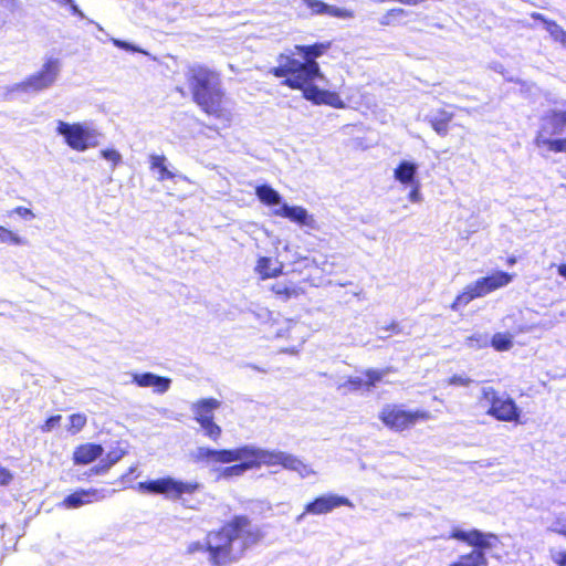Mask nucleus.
Wrapping results in <instances>:
<instances>
[{
	"instance_id": "nucleus-16",
	"label": "nucleus",
	"mask_w": 566,
	"mask_h": 566,
	"mask_svg": "<svg viewBox=\"0 0 566 566\" xmlns=\"http://www.w3.org/2000/svg\"><path fill=\"white\" fill-rule=\"evenodd\" d=\"M132 382L139 387H151L157 394H165L170 388L171 380L153 373L132 374Z\"/></svg>"
},
{
	"instance_id": "nucleus-37",
	"label": "nucleus",
	"mask_w": 566,
	"mask_h": 566,
	"mask_svg": "<svg viewBox=\"0 0 566 566\" xmlns=\"http://www.w3.org/2000/svg\"><path fill=\"white\" fill-rule=\"evenodd\" d=\"M101 156L113 164V168L122 161V155L116 149H103Z\"/></svg>"
},
{
	"instance_id": "nucleus-3",
	"label": "nucleus",
	"mask_w": 566,
	"mask_h": 566,
	"mask_svg": "<svg viewBox=\"0 0 566 566\" xmlns=\"http://www.w3.org/2000/svg\"><path fill=\"white\" fill-rule=\"evenodd\" d=\"M261 539L260 530L245 516H235L219 531L208 533V560L212 566H227Z\"/></svg>"
},
{
	"instance_id": "nucleus-56",
	"label": "nucleus",
	"mask_w": 566,
	"mask_h": 566,
	"mask_svg": "<svg viewBox=\"0 0 566 566\" xmlns=\"http://www.w3.org/2000/svg\"><path fill=\"white\" fill-rule=\"evenodd\" d=\"M562 45L566 49V36H565V40L563 41Z\"/></svg>"
},
{
	"instance_id": "nucleus-43",
	"label": "nucleus",
	"mask_w": 566,
	"mask_h": 566,
	"mask_svg": "<svg viewBox=\"0 0 566 566\" xmlns=\"http://www.w3.org/2000/svg\"><path fill=\"white\" fill-rule=\"evenodd\" d=\"M472 382V380L463 375H453L449 378L448 384L451 386H469Z\"/></svg>"
},
{
	"instance_id": "nucleus-50",
	"label": "nucleus",
	"mask_w": 566,
	"mask_h": 566,
	"mask_svg": "<svg viewBox=\"0 0 566 566\" xmlns=\"http://www.w3.org/2000/svg\"><path fill=\"white\" fill-rule=\"evenodd\" d=\"M70 10L73 14L78 15L80 18L84 19V13L80 10V8L75 4V2L72 0L71 3H69Z\"/></svg>"
},
{
	"instance_id": "nucleus-39",
	"label": "nucleus",
	"mask_w": 566,
	"mask_h": 566,
	"mask_svg": "<svg viewBox=\"0 0 566 566\" xmlns=\"http://www.w3.org/2000/svg\"><path fill=\"white\" fill-rule=\"evenodd\" d=\"M125 454V451L120 448H116V449H113L111 450L107 454H106V458L103 459V461L106 463V464H109V468L112 465H114L116 462H118Z\"/></svg>"
},
{
	"instance_id": "nucleus-14",
	"label": "nucleus",
	"mask_w": 566,
	"mask_h": 566,
	"mask_svg": "<svg viewBox=\"0 0 566 566\" xmlns=\"http://www.w3.org/2000/svg\"><path fill=\"white\" fill-rule=\"evenodd\" d=\"M114 492L115 490L106 489L78 490L64 499L63 506L66 509H76L84 504L103 501Z\"/></svg>"
},
{
	"instance_id": "nucleus-30",
	"label": "nucleus",
	"mask_w": 566,
	"mask_h": 566,
	"mask_svg": "<svg viewBox=\"0 0 566 566\" xmlns=\"http://www.w3.org/2000/svg\"><path fill=\"white\" fill-rule=\"evenodd\" d=\"M69 422L67 431L71 434H76L86 426L87 418L84 413H73L69 418Z\"/></svg>"
},
{
	"instance_id": "nucleus-27",
	"label": "nucleus",
	"mask_w": 566,
	"mask_h": 566,
	"mask_svg": "<svg viewBox=\"0 0 566 566\" xmlns=\"http://www.w3.org/2000/svg\"><path fill=\"white\" fill-rule=\"evenodd\" d=\"M451 119V113L441 111L438 115L431 117L430 123L438 135L446 136L448 134V124Z\"/></svg>"
},
{
	"instance_id": "nucleus-45",
	"label": "nucleus",
	"mask_w": 566,
	"mask_h": 566,
	"mask_svg": "<svg viewBox=\"0 0 566 566\" xmlns=\"http://www.w3.org/2000/svg\"><path fill=\"white\" fill-rule=\"evenodd\" d=\"M12 478V473L8 469L0 465V485H8Z\"/></svg>"
},
{
	"instance_id": "nucleus-2",
	"label": "nucleus",
	"mask_w": 566,
	"mask_h": 566,
	"mask_svg": "<svg viewBox=\"0 0 566 566\" xmlns=\"http://www.w3.org/2000/svg\"><path fill=\"white\" fill-rule=\"evenodd\" d=\"M190 458L196 463H205L207 465L239 462L247 471L260 468L261 465L281 464L284 469L296 472L303 479L316 474L311 465L293 454L283 451L265 450L254 444L221 450L198 447L190 452Z\"/></svg>"
},
{
	"instance_id": "nucleus-33",
	"label": "nucleus",
	"mask_w": 566,
	"mask_h": 566,
	"mask_svg": "<svg viewBox=\"0 0 566 566\" xmlns=\"http://www.w3.org/2000/svg\"><path fill=\"white\" fill-rule=\"evenodd\" d=\"M513 345L511 336L497 333L492 338V346L496 350H509Z\"/></svg>"
},
{
	"instance_id": "nucleus-15",
	"label": "nucleus",
	"mask_w": 566,
	"mask_h": 566,
	"mask_svg": "<svg viewBox=\"0 0 566 566\" xmlns=\"http://www.w3.org/2000/svg\"><path fill=\"white\" fill-rule=\"evenodd\" d=\"M273 214L282 218H287L300 226L307 227L310 229H317L316 220L307 210L301 206H289L282 203L281 207L273 210Z\"/></svg>"
},
{
	"instance_id": "nucleus-55",
	"label": "nucleus",
	"mask_w": 566,
	"mask_h": 566,
	"mask_svg": "<svg viewBox=\"0 0 566 566\" xmlns=\"http://www.w3.org/2000/svg\"><path fill=\"white\" fill-rule=\"evenodd\" d=\"M507 262L510 265H513L516 262V260L515 258H510Z\"/></svg>"
},
{
	"instance_id": "nucleus-35",
	"label": "nucleus",
	"mask_w": 566,
	"mask_h": 566,
	"mask_svg": "<svg viewBox=\"0 0 566 566\" xmlns=\"http://www.w3.org/2000/svg\"><path fill=\"white\" fill-rule=\"evenodd\" d=\"M314 14H326L328 4L321 0H301Z\"/></svg>"
},
{
	"instance_id": "nucleus-49",
	"label": "nucleus",
	"mask_w": 566,
	"mask_h": 566,
	"mask_svg": "<svg viewBox=\"0 0 566 566\" xmlns=\"http://www.w3.org/2000/svg\"><path fill=\"white\" fill-rule=\"evenodd\" d=\"M109 469V464H106L103 460L99 462V464H97L96 467H94L91 472L93 474H103L105 472H107Z\"/></svg>"
},
{
	"instance_id": "nucleus-4",
	"label": "nucleus",
	"mask_w": 566,
	"mask_h": 566,
	"mask_svg": "<svg viewBox=\"0 0 566 566\" xmlns=\"http://www.w3.org/2000/svg\"><path fill=\"white\" fill-rule=\"evenodd\" d=\"M187 77L196 103L209 115L230 120L231 113L223 105V94L217 73L201 65L188 69Z\"/></svg>"
},
{
	"instance_id": "nucleus-24",
	"label": "nucleus",
	"mask_w": 566,
	"mask_h": 566,
	"mask_svg": "<svg viewBox=\"0 0 566 566\" xmlns=\"http://www.w3.org/2000/svg\"><path fill=\"white\" fill-rule=\"evenodd\" d=\"M255 195L259 200L266 206H280L282 205L281 195L268 185L258 186L255 188Z\"/></svg>"
},
{
	"instance_id": "nucleus-34",
	"label": "nucleus",
	"mask_w": 566,
	"mask_h": 566,
	"mask_svg": "<svg viewBox=\"0 0 566 566\" xmlns=\"http://www.w3.org/2000/svg\"><path fill=\"white\" fill-rule=\"evenodd\" d=\"M489 344V337L485 334H474L467 338L465 345L470 348H483Z\"/></svg>"
},
{
	"instance_id": "nucleus-29",
	"label": "nucleus",
	"mask_w": 566,
	"mask_h": 566,
	"mask_svg": "<svg viewBox=\"0 0 566 566\" xmlns=\"http://www.w3.org/2000/svg\"><path fill=\"white\" fill-rule=\"evenodd\" d=\"M0 243H10L14 245L25 244V240L15 232L0 226Z\"/></svg>"
},
{
	"instance_id": "nucleus-42",
	"label": "nucleus",
	"mask_w": 566,
	"mask_h": 566,
	"mask_svg": "<svg viewBox=\"0 0 566 566\" xmlns=\"http://www.w3.org/2000/svg\"><path fill=\"white\" fill-rule=\"evenodd\" d=\"M12 214H17L25 220H32L35 218V214L32 212V210H30L29 208H25V207L14 208L13 210H11L9 212V216H12Z\"/></svg>"
},
{
	"instance_id": "nucleus-19",
	"label": "nucleus",
	"mask_w": 566,
	"mask_h": 566,
	"mask_svg": "<svg viewBox=\"0 0 566 566\" xmlns=\"http://www.w3.org/2000/svg\"><path fill=\"white\" fill-rule=\"evenodd\" d=\"M418 165L413 161L401 160L394 169V178L405 187L420 182L417 179Z\"/></svg>"
},
{
	"instance_id": "nucleus-51",
	"label": "nucleus",
	"mask_w": 566,
	"mask_h": 566,
	"mask_svg": "<svg viewBox=\"0 0 566 566\" xmlns=\"http://www.w3.org/2000/svg\"><path fill=\"white\" fill-rule=\"evenodd\" d=\"M558 274L566 280V264H560L557 268Z\"/></svg>"
},
{
	"instance_id": "nucleus-36",
	"label": "nucleus",
	"mask_w": 566,
	"mask_h": 566,
	"mask_svg": "<svg viewBox=\"0 0 566 566\" xmlns=\"http://www.w3.org/2000/svg\"><path fill=\"white\" fill-rule=\"evenodd\" d=\"M326 15L339 18V19H352L354 17V12L346 8H339L335 6L328 4Z\"/></svg>"
},
{
	"instance_id": "nucleus-38",
	"label": "nucleus",
	"mask_w": 566,
	"mask_h": 566,
	"mask_svg": "<svg viewBox=\"0 0 566 566\" xmlns=\"http://www.w3.org/2000/svg\"><path fill=\"white\" fill-rule=\"evenodd\" d=\"M187 553L196 554V553H207L208 554V536L205 542L195 541L188 544Z\"/></svg>"
},
{
	"instance_id": "nucleus-25",
	"label": "nucleus",
	"mask_w": 566,
	"mask_h": 566,
	"mask_svg": "<svg viewBox=\"0 0 566 566\" xmlns=\"http://www.w3.org/2000/svg\"><path fill=\"white\" fill-rule=\"evenodd\" d=\"M562 109H553L546 116L545 120L552 125V134H559L566 126V102Z\"/></svg>"
},
{
	"instance_id": "nucleus-40",
	"label": "nucleus",
	"mask_w": 566,
	"mask_h": 566,
	"mask_svg": "<svg viewBox=\"0 0 566 566\" xmlns=\"http://www.w3.org/2000/svg\"><path fill=\"white\" fill-rule=\"evenodd\" d=\"M548 531L566 535V518L557 517L548 526Z\"/></svg>"
},
{
	"instance_id": "nucleus-26",
	"label": "nucleus",
	"mask_w": 566,
	"mask_h": 566,
	"mask_svg": "<svg viewBox=\"0 0 566 566\" xmlns=\"http://www.w3.org/2000/svg\"><path fill=\"white\" fill-rule=\"evenodd\" d=\"M212 471L216 473L218 480H229L232 478L242 476L247 470L241 465V463H237L230 467H216V464L210 465Z\"/></svg>"
},
{
	"instance_id": "nucleus-20",
	"label": "nucleus",
	"mask_w": 566,
	"mask_h": 566,
	"mask_svg": "<svg viewBox=\"0 0 566 566\" xmlns=\"http://www.w3.org/2000/svg\"><path fill=\"white\" fill-rule=\"evenodd\" d=\"M282 270L283 263L273 258L262 256L258 260L255 265V272L263 280L277 276L282 273Z\"/></svg>"
},
{
	"instance_id": "nucleus-17",
	"label": "nucleus",
	"mask_w": 566,
	"mask_h": 566,
	"mask_svg": "<svg viewBox=\"0 0 566 566\" xmlns=\"http://www.w3.org/2000/svg\"><path fill=\"white\" fill-rule=\"evenodd\" d=\"M149 165L150 170L157 174L156 179L160 182L176 177L182 180H188L186 176L177 175L169 168L168 160L164 155H150Z\"/></svg>"
},
{
	"instance_id": "nucleus-18",
	"label": "nucleus",
	"mask_w": 566,
	"mask_h": 566,
	"mask_svg": "<svg viewBox=\"0 0 566 566\" xmlns=\"http://www.w3.org/2000/svg\"><path fill=\"white\" fill-rule=\"evenodd\" d=\"M386 374L387 370L367 369L365 371L366 379L360 376L349 377L348 380L342 385V387L348 386L349 389L357 390L365 386L367 389H370L375 387L376 384L380 381Z\"/></svg>"
},
{
	"instance_id": "nucleus-47",
	"label": "nucleus",
	"mask_w": 566,
	"mask_h": 566,
	"mask_svg": "<svg viewBox=\"0 0 566 566\" xmlns=\"http://www.w3.org/2000/svg\"><path fill=\"white\" fill-rule=\"evenodd\" d=\"M552 558L554 563H556L559 566H566V552L565 551H557L552 553Z\"/></svg>"
},
{
	"instance_id": "nucleus-8",
	"label": "nucleus",
	"mask_w": 566,
	"mask_h": 566,
	"mask_svg": "<svg viewBox=\"0 0 566 566\" xmlns=\"http://www.w3.org/2000/svg\"><path fill=\"white\" fill-rule=\"evenodd\" d=\"M514 275L504 271H496L489 276L480 277L464 287L463 292L459 294L451 304V308L453 311H459L461 307L468 305L472 300L483 297L495 290L509 285Z\"/></svg>"
},
{
	"instance_id": "nucleus-31",
	"label": "nucleus",
	"mask_w": 566,
	"mask_h": 566,
	"mask_svg": "<svg viewBox=\"0 0 566 566\" xmlns=\"http://www.w3.org/2000/svg\"><path fill=\"white\" fill-rule=\"evenodd\" d=\"M545 30L560 44L566 38V31L554 21H544Z\"/></svg>"
},
{
	"instance_id": "nucleus-13",
	"label": "nucleus",
	"mask_w": 566,
	"mask_h": 566,
	"mask_svg": "<svg viewBox=\"0 0 566 566\" xmlns=\"http://www.w3.org/2000/svg\"><path fill=\"white\" fill-rule=\"evenodd\" d=\"M450 538L465 542L467 544L474 547V549L482 551L485 554V549H492L497 546L499 537L492 533H482L479 530L462 531L455 528L452 531Z\"/></svg>"
},
{
	"instance_id": "nucleus-52",
	"label": "nucleus",
	"mask_w": 566,
	"mask_h": 566,
	"mask_svg": "<svg viewBox=\"0 0 566 566\" xmlns=\"http://www.w3.org/2000/svg\"><path fill=\"white\" fill-rule=\"evenodd\" d=\"M14 4V0H0V6L4 8H11Z\"/></svg>"
},
{
	"instance_id": "nucleus-32",
	"label": "nucleus",
	"mask_w": 566,
	"mask_h": 566,
	"mask_svg": "<svg viewBox=\"0 0 566 566\" xmlns=\"http://www.w3.org/2000/svg\"><path fill=\"white\" fill-rule=\"evenodd\" d=\"M407 15V11L402 8H394L388 10L379 20V23L381 25H390L394 24V22L399 19Z\"/></svg>"
},
{
	"instance_id": "nucleus-23",
	"label": "nucleus",
	"mask_w": 566,
	"mask_h": 566,
	"mask_svg": "<svg viewBox=\"0 0 566 566\" xmlns=\"http://www.w3.org/2000/svg\"><path fill=\"white\" fill-rule=\"evenodd\" d=\"M486 555L479 549H473L465 555H461L455 562L449 566H486Z\"/></svg>"
},
{
	"instance_id": "nucleus-44",
	"label": "nucleus",
	"mask_w": 566,
	"mask_h": 566,
	"mask_svg": "<svg viewBox=\"0 0 566 566\" xmlns=\"http://www.w3.org/2000/svg\"><path fill=\"white\" fill-rule=\"evenodd\" d=\"M60 420H61V416H60V415L50 417V418L44 422V424L41 427V430H42L43 432H50V431H52L54 428H56V427L59 426Z\"/></svg>"
},
{
	"instance_id": "nucleus-1",
	"label": "nucleus",
	"mask_w": 566,
	"mask_h": 566,
	"mask_svg": "<svg viewBox=\"0 0 566 566\" xmlns=\"http://www.w3.org/2000/svg\"><path fill=\"white\" fill-rule=\"evenodd\" d=\"M329 49V43H315L312 45H295L292 50L281 53L277 65L271 70L276 77H283V84L301 90L303 96L316 105H328L344 108L345 104L336 92L321 90L317 82L326 83L316 59Z\"/></svg>"
},
{
	"instance_id": "nucleus-21",
	"label": "nucleus",
	"mask_w": 566,
	"mask_h": 566,
	"mask_svg": "<svg viewBox=\"0 0 566 566\" xmlns=\"http://www.w3.org/2000/svg\"><path fill=\"white\" fill-rule=\"evenodd\" d=\"M103 454V448L99 444L85 443L74 451V462L76 464H88Z\"/></svg>"
},
{
	"instance_id": "nucleus-46",
	"label": "nucleus",
	"mask_w": 566,
	"mask_h": 566,
	"mask_svg": "<svg viewBox=\"0 0 566 566\" xmlns=\"http://www.w3.org/2000/svg\"><path fill=\"white\" fill-rule=\"evenodd\" d=\"M551 146L554 153H566V137L564 139H555Z\"/></svg>"
},
{
	"instance_id": "nucleus-22",
	"label": "nucleus",
	"mask_w": 566,
	"mask_h": 566,
	"mask_svg": "<svg viewBox=\"0 0 566 566\" xmlns=\"http://www.w3.org/2000/svg\"><path fill=\"white\" fill-rule=\"evenodd\" d=\"M272 291L282 301L296 298L305 293L302 286L290 281L276 282L273 284Z\"/></svg>"
},
{
	"instance_id": "nucleus-10",
	"label": "nucleus",
	"mask_w": 566,
	"mask_h": 566,
	"mask_svg": "<svg viewBox=\"0 0 566 566\" xmlns=\"http://www.w3.org/2000/svg\"><path fill=\"white\" fill-rule=\"evenodd\" d=\"M379 419L389 429L402 431L411 428L419 421L431 419V415L426 410L409 411L405 410L402 406L386 405L379 413Z\"/></svg>"
},
{
	"instance_id": "nucleus-41",
	"label": "nucleus",
	"mask_w": 566,
	"mask_h": 566,
	"mask_svg": "<svg viewBox=\"0 0 566 566\" xmlns=\"http://www.w3.org/2000/svg\"><path fill=\"white\" fill-rule=\"evenodd\" d=\"M410 188V191L408 193V199L410 202L419 203L423 200L422 193L420 191L421 185L420 182H417L415 185L408 186Z\"/></svg>"
},
{
	"instance_id": "nucleus-28",
	"label": "nucleus",
	"mask_w": 566,
	"mask_h": 566,
	"mask_svg": "<svg viewBox=\"0 0 566 566\" xmlns=\"http://www.w3.org/2000/svg\"><path fill=\"white\" fill-rule=\"evenodd\" d=\"M552 125L545 120V117L543 118V125L542 129L538 132L535 144L537 147H546L548 151H552L551 144L554 143L555 139L548 138L546 135H553L552 133Z\"/></svg>"
},
{
	"instance_id": "nucleus-54",
	"label": "nucleus",
	"mask_w": 566,
	"mask_h": 566,
	"mask_svg": "<svg viewBox=\"0 0 566 566\" xmlns=\"http://www.w3.org/2000/svg\"><path fill=\"white\" fill-rule=\"evenodd\" d=\"M532 17L534 19L541 20V21H547L541 13H533Z\"/></svg>"
},
{
	"instance_id": "nucleus-11",
	"label": "nucleus",
	"mask_w": 566,
	"mask_h": 566,
	"mask_svg": "<svg viewBox=\"0 0 566 566\" xmlns=\"http://www.w3.org/2000/svg\"><path fill=\"white\" fill-rule=\"evenodd\" d=\"M220 401L214 398L201 399L195 402L191 410L195 419L205 430V434L213 441L221 436V428L213 422V412L220 407Z\"/></svg>"
},
{
	"instance_id": "nucleus-6",
	"label": "nucleus",
	"mask_w": 566,
	"mask_h": 566,
	"mask_svg": "<svg viewBox=\"0 0 566 566\" xmlns=\"http://www.w3.org/2000/svg\"><path fill=\"white\" fill-rule=\"evenodd\" d=\"M55 133L75 151H85L99 145L101 132L92 122L69 123L56 120Z\"/></svg>"
},
{
	"instance_id": "nucleus-5",
	"label": "nucleus",
	"mask_w": 566,
	"mask_h": 566,
	"mask_svg": "<svg viewBox=\"0 0 566 566\" xmlns=\"http://www.w3.org/2000/svg\"><path fill=\"white\" fill-rule=\"evenodd\" d=\"M135 489L142 494L163 495L169 501H185L186 495H192L202 489L197 481H184L167 475L164 478L139 482Z\"/></svg>"
},
{
	"instance_id": "nucleus-9",
	"label": "nucleus",
	"mask_w": 566,
	"mask_h": 566,
	"mask_svg": "<svg viewBox=\"0 0 566 566\" xmlns=\"http://www.w3.org/2000/svg\"><path fill=\"white\" fill-rule=\"evenodd\" d=\"M60 73V60L49 57L38 72L31 74L24 81L12 85L9 92L38 93L48 90L57 81Z\"/></svg>"
},
{
	"instance_id": "nucleus-7",
	"label": "nucleus",
	"mask_w": 566,
	"mask_h": 566,
	"mask_svg": "<svg viewBox=\"0 0 566 566\" xmlns=\"http://www.w3.org/2000/svg\"><path fill=\"white\" fill-rule=\"evenodd\" d=\"M479 405L488 416L503 422H518L521 409L506 392H499L493 387L481 388Z\"/></svg>"
},
{
	"instance_id": "nucleus-48",
	"label": "nucleus",
	"mask_w": 566,
	"mask_h": 566,
	"mask_svg": "<svg viewBox=\"0 0 566 566\" xmlns=\"http://www.w3.org/2000/svg\"><path fill=\"white\" fill-rule=\"evenodd\" d=\"M113 43L117 46V48H120V49H124V50H128V51H135V52H139V50L137 48H135L134 45L127 43V42H124V41H120V40H117V39H114L113 40Z\"/></svg>"
},
{
	"instance_id": "nucleus-12",
	"label": "nucleus",
	"mask_w": 566,
	"mask_h": 566,
	"mask_svg": "<svg viewBox=\"0 0 566 566\" xmlns=\"http://www.w3.org/2000/svg\"><path fill=\"white\" fill-rule=\"evenodd\" d=\"M340 506H348L350 509L354 507L353 502L343 495L336 493H325L312 502L307 503L304 507V511L296 516L295 521L301 523L307 514L312 515H324L333 512L335 509Z\"/></svg>"
},
{
	"instance_id": "nucleus-53",
	"label": "nucleus",
	"mask_w": 566,
	"mask_h": 566,
	"mask_svg": "<svg viewBox=\"0 0 566 566\" xmlns=\"http://www.w3.org/2000/svg\"><path fill=\"white\" fill-rule=\"evenodd\" d=\"M52 1L60 7H67L69 3L72 2V0H52Z\"/></svg>"
}]
</instances>
